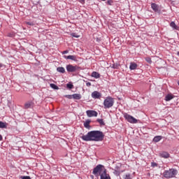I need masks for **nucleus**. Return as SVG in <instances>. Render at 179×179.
Returning a JSON list of instances; mask_svg holds the SVG:
<instances>
[{
	"mask_svg": "<svg viewBox=\"0 0 179 179\" xmlns=\"http://www.w3.org/2000/svg\"><path fill=\"white\" fill-rule=\"evenodd\" d=\"M81 139L85 142H101L104 140V133L99 130L91 131L86 135H83Z\"/></svg>",
	"mask_w": 179,
	"mask_h": 179,
	"instance_id": "obj_1",
	"label": "nucleus"
},
{
	"mask_svg": "<svg viewBox=\"0 0 179 179\" xmlns=\"http://www.w3.org/2000/svg\"><path fill=\"white\" fill-rule=\"evenodd\" d=\"M177 174H178V171H177V169H169V170L164 171L163 177H164V178H174Z\"/></svg>",
	"mask_w": 179,
	"mask_h": 179,
	"instance_id": "obj_2",
	"label": "nucleus"
},
{
	"mask_svg": "<svg viewBox=\"0 0 179 179\" xmlns=\"http://www.w3.org/2000/svg\"><path fill=\"white\" fill-rule=\"evenodd\" d=\"M106 170V167L103 164H98L96 167L93 169L92 174L95 177H100L101 174H103V172Z\"/></svg>",
	"mask_w": 179,
	"mask_h": 179,
	"instance_id": "obj_3",
	"label": "nucleus"
},
{
	"mask_svg": "<svg viewBox=\"0 0 179 179\" xmlns=\"http://www.w3.org/2000/svg\"><path fill=\"white\" fill-rule=\"evenodd\" d=\"M114 106V99L111 96L106 97L103 101L104 108H111Z\"/></svg>",
	"mask_w": 179,
	"mask_h": 179,
	"instance_id": "obj_4",
	"label": "nucleus"
},
{
	"mask_svg": "<svg viewBox=\"0 0 179 179\" xmlns=\"http://www.w3.org/2000/svg\"><path fill=\"white\" fill-rule=\"evenodd\" d=\"M66 69L69 73H73V72H78L79 69H80V67L78 65H72V64H67L66 66Z\"/></svg>",
	"mask_w": 179,
	"mask_h": 179,
	"instance_id": "obj_5",
	"label": "nucleus"
},
{
	"mask_svg": "<svg viewBox=\"0 0 179 179\" xmlns=\"http://www.w3.org/2000/svg\"><path fill=\"white\" fill-rule=\"evenodd\" d=\"M123 117L130 124H137L138 123V120H136V118L134 117L132 115H129L127 113L123 114Z\"/></svg>",
	"mask_w": 179,
	"mask_h": 179,
	"instance_id": "obj_6",
	"label": "nucleus"
},
{
	"mask_svg": "<svg viewBox=\"0 0 179 179\" xmlns=\"http://www.w3.org/2000/svg\"><path fill=\"white\" fill-rule=\"evenodd\" d=\"M34 108V101H28L24 103V110H29V108Z\"/></svg>",
	"mask_w": 179,
	"mask_h": 179,
	"instance_id": "obj_7",
	"label": "nucleus"
},
{
	"mask_svg": "<svg viewBox=\"0 0 179 179\" xmlns=\"http://www.w3.org/2000/svg\"><path fill=\"white\" fill-rule=\"evenodd\" d=\"M151 9L155 12V13H160L162 12V10H160V7L155 3H151Z\"/></svg>",
	"mask_w": 179,
	"mask_h": 179,
	"instance_id": "obj_8",
	"label": "nucleus"
},
{
	"mask_svg": "<svg viewBox=\"0 0 179 179\" xmlns=\"http://www.w3.org/2000/svg\"><path fill=\"white\" fill-rule=\"evenodd\" d=\"M100 179H111L110 174L107 173V169L100 175Z\"/></svg>",
	"mask_w": 179,
	"mask_h": 179,
	"instance_id": "obj_9",
	"label": "nucleus"
},
{
	"mask_svg": "<svg viewBox=\"0 0 179 179\" xmlns=\"http://www.w3.org/2000/svg\"><path fill=\"white\" fill-rule=\"evenodd\" d=\"M87 117H97L98 113L95 110H87L86 111Z\"/></svg>",
	"mask_w": 179,
	"mask_h": 179,
	"instance_id": "obj_10",
	"label": "nucleus"
},
{
	"mask_svg": "<svg viewBox=\"0 0 179 179\" xmlns=\"http://www.w3.org/2000/svg\"><path fill=\"white\" fill-rule=\"evenodd\" d=\"M92 99H100V97H101V93L97 92V91H94L92 93Z\"/></svg>",
	"mask_w": 179,
	"mask_h": 179,
	"instance_id": "obj_11",
	"label": "nucleus"
},
{
	"mask_svg": "<svg viewBox=\"0 0 179 179\" xmlns=\"http://www.w3.org/2000/svg\"><path fill=\"white\" fill-rule=\"evenodd\" d=\"M159 156L163 159H169V157H170V154L166 151H163L159 153Z\"/></svg>",
	"mask_w": 179,
	"mask_h": 179,
	"instance_id": "obj_12",
	"label": "nucleus"
},
{
	"mask_svg": "<svg viewBox=\"0 0 179 179\" xmlns=\"http://www.w3.org/2000/svg\"><path fill=\"white\" fill-rule=\"evenodd\" d=\"M136 68H138V64H136V63L135 62L130 63V66H129L130 71H134L136 69Z\"/></svg>",
	"mask_w": 179,
	"mask_h": 179,
	"instance_id": "obj_13",
	"label": "nucleus"
},
{
	"mask_svg": "<svg viewBox=\"0 0 179 179\" xmlns=\"http://www.w3.org/2000/svg\"><path fill=\"white\" fill-rule=\"evenodd\" d=\"M64 58H65V59H71V61H76V56L75 55H69V56H64Z\"/></svg>",
	"mask_w": 179,
	"mask_h": 179,
	"instance_id": "obj_14",
	"label": "nucleus"
},
{
	"mask_svg": "<svg viewBox=\"0 0 179 179\" xmlns=\"http://www.w3.org/2000/svg\"><path fill=\"white\" fill-rule=\"evenodd\" d=\"M90 122H92V120L89 119L85 120V122H84L85 128H87V129H89V128H90Z\"/></svg>",
	"mask_w": 179,
	"mask_h": 179,
	"instance_id": "obj_15",
	"label": "nucleus"
},
{
	"mask_svg": "<svg viewBox=\"0 0 179 179\" xmlns=\"http://www.w3.org/2000/svg\"><path fill=\"white\" fill-rule=\"evenodd\" d=\"M173 99L174 95L169 94L165 96V101H170V100H173Z\"/></svg>",
	"mask_w": 179,
	"mask_h": 179,
	"instance_id": "obj_16",
	"label": "nucleus"
},
{
	"mask_svg": "<svg viewBox=\"0 0 179 179\" xmlns=\"http://www.w3.org/2000/svg\"><path fill=\"white\" fill-rule=\"evenodd\" d=\"M72 96L74 100H80V99H82V95L80 94H73Z\"/></svg>",
	"mask_w": 179,
	"mask_h": 179,
	"instance_id": "obj_17",
	"label": "nucleus"
},
{
	"mask_svg": "<svg viewBox=\"0 0 179 179\" xmlns=\"http://www.w3.org/2000/svg\"><path fill=\"white\" fill-rule=\"evenodd\" d=\"M91 76L92 78H95V79H99L100 78V73H99L96 71H93L91 74Z\"/></svg>",
	"mask_w": 179,
	"mask_h": 179,
	"instance_id": "obj_18",
	"label": "nucleus"
},
{
	"mask_svg": "<svg viewBox=\"0 0 179 179\" xmlns=\"http://www.w3.org/2000/svg\"><path fill=\"white\" fill-rule=\"evenodd\" d=\"M162 139H163V136H156L154 137L153 141L154 142H160V141H162Z\"/></svg>",
	"mask_w": 179,
	"mask_h": 179,
	"instance_id": "obj_19",
	"label": "nucleus"
},
{
	"mask_svg": "<svg viewBox=\"0 0 179 179\" xmlns=\"http://www.w3.org/2000/svg\"><path fill=\"white\" fill-rule=\"evenodd\" d=\"M170 26H171V27H172V29H173V30H178V29H179L178 26H177L176 24V22H171L170 23Z\"/></svg>",
	"mask_w": 179,
	"mask_h": 179,
	"instance_id": "obj_20",
	"label": "nucleus"
},
{
	"mask_svg": "<svg viewBox=\"0 0 179 179\" xmlns=\"http://www.w3.org/2000/svg\"><path fill=\"white\" fill-rule=\"evenodd\" d=\"M57 71L59 72V73H65V68L64 67H57Z\"/></svg>",
	"mask_w": 179,
	"mask_h": 179,
	"instance_id": "obj_21",
	"label": "nucleus"
},
{
	"mask_svg": "<svg viewBox=\"0 0 179 179\" xmlns=\"http://www.w3.org/2000/svg\"><path fill=\"white\" fill-rule=\"evenodd\" d=\"M50 87H52V89H54V90H58L59 89V87H58L57 86V85L54 84V83H51L50 85Z\"/></svg>",
	"mask_w": 179,
	"mask_h": 179,
	"instance_id": "obj_22",
	"label": "nucleus"
},
{
	"mask_svg": "<svg viewBox=\"0 0 179 179\" xmlns=\"http://www.w3.org/2000/svg\"><path fill=\"white\" fill-rule=\"evenodd\" d=\"M0 128H1V129L7 128L6 122H3L2 121H0Z\"/></svg>",
	"mask_w": 179,
	"mask_h": 179,
	"instance_id": "obj_23",
	"label": "nucleus"
},
{
	"mask_svg": "<svg viewBox=\"0 0 179 179\" xmlns=\"http://www.w3.org/2000/svg\"><path fill=\"white\" fill-rule=\"evenodd\" d=\"M96 121L99 122V124H100V125H106V123H104V120H103V119H97Z\"/></svg>",
	"mask_w": 179,
	"mask_h": 179,
	"instance_id": "obj_24",
	"label": "nucleus"
},
{
	"mask_svg": "<svg viewBox=\"0 0 179 179\" xmlns=\"http://www.w3.org/2000/svg\"><path fill=\"white\" fill-rule=\"evenodd\" d=\"M66 87L71 90V89H73V84L69 83L66 84Z\"/></svg>",
	"mask_w": 179,
	"mask_h": 179,
	"instance_id": "obj_25",
	"label": "nucleus"
},
{
	"mask_svg": "<svg viewBox=\"0 0 179 179\" xmlns=\"http://www.w3.org/2000/svg\"><path fill=\"white\" fill-rule=\"evenodd\" d=\"M145 59L148 64H152V58L150 57H145Z\"/></svg>",
	"mask_w": 179,
	"mask_h": 179,
	"instance_id": "obj_26",
	"label": "nucleus"
},
{
	"mask_svg": "<svg viewBox=\"0 0 179 179\" xmlns=\"http://www.w3.org/2000/svg\"><path fill=\"white\" fill-rule=\"evenodd\" d=\"M124 179H132V176L129 173H127L124 176Z\"/></svg>",
	"mask_w": 179,
	"mask_h": 179,
	"instance_id": "obj_27",
	"label": "nucleus"
},
{
	"mask_svg": "<svg viewBox=\"0 0 179 179\" xmlns=\"http://www.w3.org/2000/svg\"><path fill=\"white\" fill-rule=\"evenodd\" d=\"M113 174L115 176H117V177H118V176H120V174H121V173L120 171H117L116 169H115L113 171Z\"/></svg>",
	"mask_w": 179,
	"mask_h": 179,
	"instance_id": "obj_28",
	"label": "nucleus"
},
{
	"mask_svg": "<svg viewBox=\"0 0 179 179\" xmlns=\"http://www.w3.org/2000/svg\"><path fill=\"white\" fill-rule=\"evenodd\" d=\"M158 164L156 162H151V167L155 168L157 167Z\"/></svg>",
	"mask_w": 179,
	"mask_h": 179,
	"instance_id": "obj_29",
	"label": "nucleus"
},
{
	"mask_svg": "<svg viewBox=\"0 0 179 179\" xmlns=\"http://www.w3.org/2000/svg\"><path fill=\"white\" fill-rule=\"evenodd\" d=\"M72 37H75V38H79L80 36L76 34L75 33L71 34Z\"/></svg>",
	"mask_w": 179,
	"mask_h": 179,
	"instance_id": "obj_30",
	"label": "nucleus"
},
{
	"mask_svg": "<svg viewBox=\"0 0 179 179\" xmlns=\"http://www.w3.org/2000/svg\"><path fill=\"white\" fill-rule=\"evenodd\" d=\"M64 97H66V99H69L70 100L73 99L72 95H64Z\"/></svg>",
	"mask_w": 179,
	"mask_h": 179,
	"instance_id": "obj_31",
	"label": "nucleus"
},
{
	"mask_svg": "<svg viewBox=\"0 0 179 179\" xmlns=\"http://www.w3.org/2000/svg\"><path fill=\"white\" fill-rule=\"evenodd\" d=\"M20 178L21 179H31L30 176H20Z\"/></svg>",
	"mask_w": 179,
	"mask_h": 179,
	"instance_id": "obj_32",
	"label": "nucleus"
},
{
	"mask_svg": "<svg viewBox=\"0 0 179 179\" xmlns=\"http://www.w3.org/2000/svg\"><path fill=\"white\" fill-rule=\"evenodd\" d=\"M28 26H34V23L33 22H26Z\"/></svg>",
	"mask_w": 179,
	"mask_h": 179,
	"instance_id": "obj_33",
	"label": "nucleus"
},
{
	"mask_svg": "<svg viewBox=\"0 0 179 179\" xmlns=\"http://www.w3.org/2000/svg\"><path fill=\"white\" fill-rule=\"evenodd\" d=\"M78 1V2H80V3H81L82 5H85L86 0H77Z\"/></svg>",
	"mask_w": 179,
	"mask_h": 179,
	"instance_id": "obj_34",
	"label": "nucleus"
},
{
	"mask_svg": "<svg viewBox=\"0 0 179 179\" xmlns=\"http://www.w3.org/2000/svg\"><path fill=\"white\" fill-rule=\"evenodd\" d=\"M113 0H108V1H107L108 5L111 6V5H113Z\"/></svg>",
	"mask_w": 179,
	"mask_h": 179,
	"instance_id": "obj_35",
	"label": "nucleus"
},
{
	"mask_svg": "<svg viewBox=\"0 0 179 179\" xmlns=\"http://www.w3.org/2000/svg\"><path fill=\"white\" fill-rule=\"evenodd\" d=\"M86 86H87L88 87H90V86H92V83L88 82L86 83Z\"/></svg>",
	"mask_w": 179,
	"mask_h": 179,
	"instance_id": "obj_36",
	"label": "nucleus"
},
{
	"mask_svg": "<svg viewBox=\"0 0 179 179\" xmlns=\"http://www.w3.org/2000/svg\"><path fill=\"white\" fill-rule=\"evenodd\" d=\"M68 52H69V51L64 50V51L62 52V54H68Z\"/></svg>",
	"mask_w": 179,
	"mask_h": 179,
	"instance_id": "obj_37",
	"label": "nucleus"
},
{
	"mask_svg": "<svg viewBox=\"0 0 179 179\" xmlns=\"http://www.w3.org/2000/svg\"><path fill=\"white\" fill-rule=\"evenodd\" d=\"M3 66V64H2L0 63V69H1V68H2Z\"/></svg>",
	"mask_w": 179,
	"mask_h": 179,
	"instance_id": "obj_38",
	"label": "nucleus"
},
{
	"mask_svg": "<svg viewBox=\"0 0 179 179\" xmlns=\"http://www.w3.org/2000/svg\"><path fill=\"white\" fill-rule=\"evenodd\" d=\"M90 177H91L92 179L94 178V176L93 175H91Z\"/></svg>",
	"mask_w": 179,
	"mask_h": 179,
	"instance_id": "obj_39",
	"label": "nucleus"
},
{
	"mask_svg": "<svg viewBox=\"0 0 179 179\" xmlns=\"http://www.w3.org/2000/svg\"><path fill=\"white\" fill-rule=\"evenodd\" d=\"M0 141H2V135L0 134Z\"/></svg>",
	"mask_w": 179,
	"mask_h": 179,
	"instance_id": "obj_40",
	"label": "nucleus"
},
{
	"mask_svg": "<svg viewBox=\"0 0 179 179\" xmlns=\"http://www.w3.org/2000/svg\"><path fill=\"white\" fill-rule=\"evenodd\" d=\"M177 55L178 57H179V51L177 52Z\"/></svg>",
	"mask_w": 179,
	"mask_h": 179,
	"instance_id": "obj_41",
	"label": "nucleus"
},
{
	"mask_svg": "<svg viewBox=\"0 0 179 179\" xmlns=\"http://www.w3.org/2000/svg\"><path fill=\"white\" fill-rule=\"evenodd\" d=\"M178 86H179V81L178 82Z\"/></svg>",
	"mask_w": 179,
	"mask_h": 179,
	"instance_id": "obj_42",
	"label": "nucleus"
},
{
	"mask_svg": "<svg viewBox=\"0 0 179 179\" xmlns=\"http://www.w3.org/2000/svg\"><path fill=\"white\" fill-rule=\"evenodd\" d=\"M101 1H106V0H101Z\"/></svg>",
	"mask_w": 179,
	"mask_h": 179,
	"instance_id": "obj_43",
	"label": "nucleus"
}]
</instances>
